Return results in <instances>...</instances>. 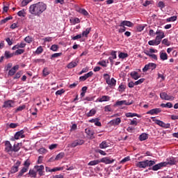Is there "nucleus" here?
Returning <instances> with one entry per match:
<instances>
[{"mask_svg":"<svg viewBox=\"0 0 178 178\" xmlns=\"http://www.w3.org/2000/svg\"><path fill=\"white\" fill-rule=\"evenodd\" d=\"M46 10L47 4H45L44 2H38L29 6V13L33 16L40 17Z\"/></svg>","mask_w":178,"mask_h":178,"instance_id":"1","label":"nucleus"},{"mask_svg":"<svg viewBox=\"0 0 178 178\" xmlns=\"http://www.w3.org/2000/svg\"><path fill=\"white\" fill-rule=\"evenodd\" d=\"M155 163H156V162L155 161H152V160H145L143 161H139L136 164V166H137V168H140L145 169V168H147V166H149V168H151V166H154V165H155Z\"/></svg>","mask_w":178,"mask_h":178,"instance_id":"2","label":"nucleus"},{"mask_svg":"<svg viewBox=\"0 0 178 178\" xmlns=\"http://www.w3.org/2000/svg\"><path fill=\"white\" fill-rule=\"evenodd\" d=\"M152 120L153 122H155L156 124H158L161 127H163V129H169L170 127V124H165L163 121L155 119V117H152Z\"/></svg>","mask_w":178,"mask_h":178,"instance_id":"3","label":"nucleus"},{"mask_svg":"<svg viewBox=\"0 0 178 178\" xmlns=\"http://www.w3.org/2000/svg\"><path fill=\"white\" fill-rule=\"evenodd\" d=\"M34 169L36 171V173H38L40 177L44 176L45 175V172L44 171L45 168L44 167V165H35Z\"/></svg>","mask_w":178,"mask_h":178,"instance_id":"4","label":"nucleus"},{"mask_svg":"<svg viewBox=\"0 0 178 178\" xmlns=\"http://www.w3.org/2000/svg\"><path fill=\"white\" fill-rule=\"evenodd\" d=\"M154 69H156V64L153 63H149L145 65V67L143 68V72H148V70H154Z\"/></svg>","mask_w":178,"mask_h":178,"instance_id":"5","label":"nucleus"},{"mask_svg":"<svg viewBox=\"0 0 178 178\" xmlns=\"http://www.w3.org/2000/svg\"><path fill=\"white\" fill-rule=\"evenodd\" d=\"M165 166H166V163L161 162L154 165H153L152 168H149V170H154V171L159 170V169H161Z\"/></svg>","mask_w":178,"mask_h":178,"instance_id":"6","label":"nucleus"},{"mask_svg":"<svg viewBox=\"0 0 178 178\" xmlns=\"http://www.w3.org/2000/svg\"><path fill=\"white\" fill-rule=\"evenodd\" d=\"M5 152H8V154H10V152H13V147L9 140H6L5 142Z\"/></svg>","mask_w":178,"mask_h":178,"instance_id":"7","label":"nucleus"},{"mask_svg":"<svg viewBox=\"0 0 178 178\" xmlns=\"http://www.w3.org/2000/svg\"><path fill=\"white\" fill-rule=\"evenodd\" d=\"M15 106V102L13 100H7L3 102V108H6L10 109V108H13Z\"/></svg>","mask_w":178,"mask_h":178,"instance_id":"8","label":"nucleus"},{"mask_svg":"<svg viewBox=\"0 0 178 178\" xmlns=\"http://www.w3.org/2000/svg\"><path fill=\"white\" fill-rule=\"evenodd\" d=\"M160 97L161 99H164L165 101H170L175 99L173 96L168 95L166 92H161L160 93Z\"/></svg>","mask_w":178,"mask_h":178,"instance_id":"9","label":"nucleus"},{"mask_svg":"<svg viewBox=\"0 0 178 178\" xmlns=\"http://www.w3.org/2000/svg\"><path fill=\"white\" fill-rule=\"evenodd\" d=\"M100 162L102 163H105L106 165H111V163H113L115 162V159L109 157H104L101 159Z\"/></svg>","mask_w":178,"mask_h":178,"instance_id":"10","label":"nucleus"},{"mask_svg":"<svg viewBox=\"0 0 178 178\" xmlns=\"http://www.w3.org/2000/svg\"><path fill=\"white\" fill-rule=\"evenodd\" d=\"M84 144V140L78 139L75 140L71 144L72 148H76L77 145H83Z\"/></svg>","mask_w":178,"mask_h":178,"instance_id":"11","label":"nucleus"},{"mask_svg":"<svg viewBox=\"0 0 178 178\" xmlns=\"http://www.w3.org/2000/svg\"><path fill=\"white\" fill-rule=\"evenodd\" d=\"M163 163H165V166H168V165H176V159L175 157H169L166 159V161L163 162Z\"/></svg>","mask_w":178,"mask_h":178,"instance_id":"12","label":"nucleus"},{"mask_svg":"<svg viewBox=\"0 0 178 178\" xmlns=\"http://www.w3.org/2000/svg\"><path fill=\"white\" fill-rule=\"evenodd\" d=\"M24 137H26V136L24 135V130L17 131L14 136L15 140H19V138H24Z\"/></svg>","mask_w":178,"mask_h":178,"instance_id":"13","label":"nucleus"},{"mask_svg":"<svg viewBox=\"0 0 178 178\" xmlns=\"http://www.w3.org/2000/svg\"><path fill=\"white\" fill-rule=\"evenodd\" d=\"M19 65H17L14 67H13L9 71H8V76H15L16 74V72L19 70Z\"/></svg>","mask_w":178,"mask_h":178,"instance_id":"14","label":"nucleus"},{"mask_svg":"<svg viewBox=\"0 0 178 178\" xmlns=\"http://www.w3.org/2000/svg\"><path fill=\"white\" fill-rule=\"evenodd\" d=\"M162 110L161 108H153L147 112V115H158V113H161Z\"/></svg>","mask_w":178,"mask_h":178,"instance_id":"15","label":"nucleus"},{"mask_svg":"<svg viewBox=\"0 0 178 178\" xmlns=\"http://www.w3.org/2000/svg\"><path fill=\"white\" fill-rule=\"evenodd\" d=\"M106 84H108V86L112 88V87H115V86H116V79H115V78H111V79H107Z\"/></svg>","mask_w":178,"mask_h":178,"instance_id":"16","label":"nucleus"},{"mask_svg":"<svg viewBox=\"0 0 178 178\" xmlns=\"http://www.w3.org/2000/svg\"><path fill=\"white\" fill-rule=\"evenodd\" d=\"M22 163L20 161H17L15 165L11 168L10 172L11 173H16V172H18L19 167L20 166V164Z\"/></svg>","mask_w":178,"mask_h":178,"instance_id":"17","label":"nucleus"},{"mask_svg":"<svg viewBox=\"0 0 178 178\" xmlns=\"http://www.w3.org/2000/svg\"><path fill=\"white\" fill-rule=\"evenodd\" d=\"M98 102H108L111 101V97L108 95H104L102 97L97 99Z\"/></svg>","mask_w":178,"mask_h":178,"instance_id":"18","label":"nucleus"},{"mask_svg":"<svg viewBox=\"0 0 178 178\" xmlns=\"http://www.w3.org/2000/svg\"><path fill=\"white\" fill-rule=\"evenodd\" d=\"M124 26H127V27H133V24L130 21H122L120 24V27H124Z\"/></svg>","mask_w":178,"mask_h":178,"instance_id":"19","label":"nucleus"},{"mask_svg":"<svg viewBox=\"0 0 178 178\" xmlns=\"http://www.w3.org/2000/svg\"><path fill=\"white\" fill-rule=\"evenodd\" d=\"M121 122H122V120H120V118H118L110 121V124H112L113 126H118V124H120Z\"/></svg>","mask_w":178,"mask_h":178,"instance_id":"20","label":"nucleus"},{"mask_svg":"<svg viewBox=\"0 0 178 178\" xmlns=\"http://www.w3.org/2000/svg\"><path fill=\"white\" fill-rule=\"evenodd\" d=\"M116 105L122 106V105H131V103L127 102L126 100H121L116 102Z\"/></svg>","mask_w":178,"mask_h":178,"instance_id":"21","label":"nucleus"},{"mask_svg":"<svg viewBox=\"0 0 178 178\" xmlns=\"http://www.w3.org/2000/svg\"><path fill=\"white\" fill-rule=\"evenodd\" d=\"M130 75H131V77L134 79V80H138L140 79V75L137 72H135V71L131 72Z\"/></svg>","mask_w":178,"mask_h":178,"instance_id":"22","label":"nucleus"},{"mask_svg":"<svg viewBox=\"0 0 178 178\" xmlns=\"http://www.w3.org/2000/svg\"><path fill=\"white\" fill-rule=\"evenodd\" d=\"M108 147H109V145L106 140H104L99 144V148H101V149H105V148H108Z\"/></svg>","mask_w":178,"mask_h":178,"instance_id":"23","label":"nucleus"},{"mask_svg":"<svg viewBox=\"0 0 178 178\" xmlns=\"http://www.w3.org/2000/svg\"><path fill=\"white\" fill-rule=\"evenodd\" d=\"M27 170H29V168L24 167L18 173L17 177H22V176H23V175H24V173H26Z\"/></svg>","mask_w":178,"mask_h":178,"instance_id":"24","label":"nucleus"},{"mask_svg":"<svg viewBox=\"0 0 178 178\" xmlns=\"http://www.w3.org/2000/svg\"><path fill=\"white\" fill-rule=\"evenodd\" d=\"M99 163H101V160H93L90 161L88 165V166H95V165H98Z\"/></svg>","mask_w":178,"mask_h":178,"instance_id":"25","label":"nucleus"},{"mask_svg":"<svg viewBox=\"0 0 178 178\" xmlns=\"http://www.w3.org/2000/svg\"><path fill=\"white\" fill-rule=\"evenodd\" d=\"M160 59L161 60H168V54L165 52H160Z\"/></svg>","mask_w":178,"mask_h":178,"instance_id":"26","label":"nucleus"},{"mask_svg":"<svg viewBox=\"0 0 178 178\" xmlns=\"http://www.w3.org/2000/svg\"><path fill=\"white\" fill-rule=\"evenodd\" d=\"M13 53H10L9 51H6L4 53L6 59H10V58H13Z\"/></svg>","mask_w":178,"mask_h":178,"instance_id":"27","label":"nucleus"},{"mask_svg":"<svg viewBox=\"0 0 178 178\" xmlns=\"http://www.w3.org/2000/svg\"><path fill=\"white\" fill-rule=\"evenodd\" d=\"M97 113V111L94 108L91 109L88 113H86L87 118H91V116H94Z\"/></svg>","mask_w":178,"mask_h":178,"instance_id":"28","label":"nucleus"},{"mask_svg":"<svg viewBox=\"0 0 178 178\" xmlns=\"http://www.w3.org/2000/svg\"><path fill=\"white\" fill-rule=\"evenodd\" d=\"M79 13H81V15H83V16H88V12L84 9V8H79L78 10Z\"/></svg>","mask_w":178,"mask_h":178,"instance_id":"29","label":"nucleus"},{"mask_svg":"<svg viewBox=\"0 0 178 178\" xmlns=\"http://www.w3.org/2000/svg\"><path fill=\"white\" fill-rule=\"evenodd\" d=\"M156 35L158 37L165 38V32H163L161 29H157V31H156Z\"/></svg>","mask_w":178,"mask_h":178,"instance_id":"30","label":"nucleus"},{"mask_svg":"<svg viewBox=\"0 0 178 178\" xmlns=\"http://www.w3.org/2000/svg\"><path fill=\"white\" fill-rule=\"evenodd\" d=\"M160 106H161V108H173V104L171 102H168L166 104H161L160 105Z\"/></svg>","mask_w":178,"mask_h":178,"instance_id":"31","label":"nucleus"},{"mask_svg":"<svg viewBox=\"0 0 178 178\" xmlns=\"http://www.w3.org/2000/svg\"><path fill=\"white\" fill-rule=\"evenodd\" d=\"M76 66H77V63L76 61H72L67 65V67L68 69H73V67H76Z\"/></svg>","mask_w":178,"mask_h":178,"instance_id":"32","label":"nucleus"},{"mask_svg":"<svg viewBox=\"0 0 178 178\" xmlns=\"http://www.w3.org/2000/svg\"><path fill=\"white\" fill-rule=\"evenodd\" d=\"M125 116L127 118H134V116H136L137 118H140V115L136 113H127L125 114Z\"/></svg>","mask_w":178,"mask_h":178,"instance_id":"33","label":"nucleus"},{"mask_svg":"<svg viewBox=\"0 0 178 178\" xmlns=\"http://www.w3.org/2000/svg\"><path fill=\"white\" fill-rule=\"evenodd\" d=\"M86 133L88 136H90V138H94V131L91 129H86Z\"/></svg>","mask_w":178,"mask_h":178,"instance_id":"34","label":"nucleus"},{"mask_svg":"<svg viewBox=\"0 0 178 178\" xmlns=\"http://www.w3.org/2000/svg\"><path fill=\"white\" fill-rule=\"evenodd\" d=\"M148 138V135L147 134H142L139 136V140L140 141H145Z\"/></svg>","mask_w":178,"mask_h":178,"instance_id":"35","label":"nucleus"},{"mask_svg":"<svg viewBox=\"0 0 178 178\" xmlns=\"http://www.w3.org/2000/svg\"><path fill=\"white\" fill-rule=\"evenodd\" d=\"M118 57L120 59H125V58H129V54H127V53L121 52L119 54Z\"/></svg>","mask_w":178,"mask_h":178,"instance_id":"36","label":"nucleus"},{"mask_svg":"<svg viewBox=\"0 0 178 178\" xmlns=\"http://www.w3.org/2000/svg\"><path fill=\"white\" fill-rule=\"evenodd\" d=\"M12 19H13V17H12V15H10L9 17H7L5 19H2L1 21V24H5V23H7V22H9V20H12Z\"/></svg>","mask_w":178,"mask_h":178,"instance_id":"37","label":"nucleus"},{"mask_svg":"<svg viewBox=\"0 0 178 178\" xmlns=\"http://www.w3.org/2000/svg\"><path fill=\"white\" fill-rule=\"evenodd\" d=\"M70 22L72 24H77V23H80L81 20L80 19L75 17L70 19Z\"/></svg>","mask_w":178,"mask_h":178,"instance_id":"38","label":"nucleus"},{"mask_svg":"<svg viewBox=\"0 0 178 178\" xmlns=\"http://www.w3.org/2000/svg\"><path fill=\"white\" fill-rule=\"evenodd\" d=\"M19 143L14 144L13 147V152H19L20 147L19 146Z\"/></svg>","mask_w":178,"mask_h":178,"instance_id":"39","label":"nucleus"},{"mask_svg":"<svg viewBox=\"0 0 178 178\" xmlns=\"http://www.w3.org/2000/svg\"><path fill=\"white\" fill-rule=\"evenodd\" d=\"M90 31H91V28H87L86 31H83L81 34L82 37H87L90 34Z\"/></svg>","mask_w":178,"mask_h":178,"instance_id":"40","label":"nucleus"},{"mask_svg":"<svg viewBox=\"0 0 178 178\" xmlns=\"http://www.w3.org/2000/svg\"><path fill=\"white\" fill-rule=\"evenodd\" d=\"M29 175L31 177H34V178L37 177V172L34 171V170H30Z\"/></svg>","mask_w":178,"mask_h":178,"instance_id":"41","label":"nucleus"},{"mask_svg":"<svg viewBox=\"0 0 178 178\" xmlns=\"http://www.w3.org/2000/svg\"><path fill=\"white\" fill-rule=\"evenodd\" d=\"M144 29H145V26L143 25V24H138V26H136V30L138 32H141L144 30Z\"/></svg>","mask_w":178,"mask_h":178,"instance_id":"42","label":"nucleus"},{"mask_svg":"<svg viewBox=\"0 0 178 178\" xmlns=\"http://www.w3.org/2000/svg\"><path fill=\"white\" fill-rule=\"evenodd\" d=\"M63 156H65V153L60 152L58 154H57V156L55 158V160L59 161V160L62 159L63 158Z\"/></svg>","mask_w":178,"mask_h":178,"instance_id":"43","label":"nucleus"},{"mask_svg":"<svg viewBox=\"0 0 178 178\" xmlns=\"http://www.w3.org/2000/svg\"><path fill=\"white\" fill-rule=\"evenodd\" d=\"M33 0H23L21 3V6L24 7L27 6L30 2H31Z\"/></svg>","mask_w":178,"mask_h":178,"instance_id":"44","label":"nucleus"},{"mask_svg":"<svg viewBox=\"0 0 178 178\" xmlns=\"http://www.w3.org/2000/svg\"><path fill=\"white\" fill-rule=\"evenodd\" d=\"M22 74H23V72H22V71L17 72L15 74V76L13 77L14 80H16L17 79H20V77H22Z\"/></svg>","mask_w":178,"mask_h":178,"instance_id":"45","label":"nucleus"},{"mask_svg":"<svg viewBox=\"0 0 178 178\" xmlns=\"http://www.w3.org/2000/svg\"><path fill=\"white\" fill-rule=\"evenodd\" d=\"M176 20H177V16H172V17L167 18L166 22H176Z\"/></svg>","mask_w":178,"mask_h":178,"instance_id":"46","label":"nucleus"},{"mask_svg":"<svg viewBox=\"0 0 178 178\" xmlns=\"http://www.w3.org/2000/svg\"><path fill=\"white\" fill-rule=\"evenodd\" d=\"M42 52H44V49H42V47L41 46L38 47L35 51L37 55H40V54H42Z\"/></svg>","mask_w":178,"mask_h":178,"instance_id":"47","label":"nucleus"},{"mask_svg":"<svg viewBox=\"0 0 178 178\" xmlns=\"http://www.w3.org/2000/svg\"><path fill=\"white\" fill-rule=\"evenodd\" d=\"M25 50L23 49H18L15 51V55H22V54H24Z\"/></svg>","mask_w":178,"mask_h":178,"instance_id":"48","label":"nucleus"},{"mask_svg":"<svg viewBox=\"0 0 178 178\" xmlns=\"http://www.w3.org/2000/svg\"><path fill=\"white\" fill-rule=\"evenodd\" d=\"M164 38H162V36H156V38L154 39V40H156V42L158 45H159V44H161L162 39Z\"/></svg>","mask_w":178,"mask_h":178,"instance_id":"49","label":"nucleus"},{"mask_svg":"<svg viewBox=\"0 0 178 178\" xmlns=\"http://www.w3.org/2000/svg\"><path fill=\"white\" fill-rule=\"evenodd\" d=\"M24 109H26V105L19 106L16 108L15 112L17 113V112H22Z\"/></svg>","mask_w":178,"mask_h":178,"instance_id":"50","label":"nucleus"},{"mask_svg":"<svg viewBox=\"0 0 178 178\" xmlns=\"http://www.w3.org/2000/svg\"><path fill=\"white\" fill-rule=\"evenodd\" d=\"M30 165H31V161H30L29 159H27L24 163V168H27L28 169H29V168H30Z\"/></svg>","mask_w":178,"mask_h":178,"instance_id":"51","label":"nucleus"},{"mask_svg":"<svg viewBox=\"0 0 178 178\" xmlns=\"http://www.w3.org/2000/svg\"><path fill=\"white\" fill-rule=\"evenodd\" d=\"M58 49H59V47L58 46V44H52L50 48V49L54 52H56V51H58Z\"/></svg>","mask_w":178,"mask_h":178,"instance_id":"52","label":"nucleus"},{"mask_svg":"<svg viewBox=\"0 0 178 178\" xmlns=\"http://www.w3.org/2000/svg\"><path fill=\"white\" fill-rule=\"evenodd\" d=\"M158 8H160V9H163L165 8V3L162 1H159L157 4Z\"/></svg>","mask_w":178,"mask_h":178,"instance_id":"53","label":"nucleus"},{"mask_svg":"<svg viewBox=\"0 0 178 178\" xmlns=\"http://www.w3.org/2000/svg\"><path fill=\"white\" fill-rule=\"evenodd\" d=\"M24 41L26 42H28V44H31V42H33V38H31V36H26L24 38Z\"/></svg>","mask_w":178,"mask_h":178,"instance_id":"54","label":"nucleus"},{"mask_svg":"<svg viewBox=\"0 0 178 178\" xmlns=\"http://www.w3.org/2000/svg\"><path fill=\"white\" fill-rule=\"evenodd\" d=\"M42 73H43V76L44 77H47V76L49 74V70H48V67L44 68Z\"/></svg>","mask_w":178,"mask_h":178,"instance_id":"55","label":"nucleus"},{"mask_svg":"<svg viewBox=\"0 0 178 178\" xmlns=\"http://www.w3.org/2000/svg\"><path fill=\"white\" fill-rule=\"evenodd\" d=\"M124 90H126V86L121 84L119 86L118 88V91H120V92H123V91H124Z\"/></svg>","mask_w":178,"mask_h":178,"instance_id":"56","label":"nucleus"},{"mask_svg":"<svg viewBox=\"0 0 178 178\" xmlns=\"http://www.w3.org/2000/svg\"><path fill=\"white\" fill-rule=\"evenodd\" d=\"M17 15L19 16V17H25L26 15H25V13H24V9H23L22 10H19L17 13Z\"/></svg>","mask_w":178,"mask_h":178,"instance_id":"57","label":"nucleus"},{"mask_svg":"<svg viewBox=\"0 0 178 178\" xmlns=\"http://www.w3.org/2000/svg\"><path fill=\"white\" fill-rule=\"evenodd\" d=\"M59 170H63V167H56L51 170V172H59Z\"/></svg>","mask_w":178,"mask_h":178,"instance_id":"58","label":"nucleus"},{"mask_svg":"<svg viewBox=\"0 0 178 178\" xmlns=\"http://www.w3.org/2000/svg\"><path fill=\"white\" fill-rule=\"evenodd\" d=\"M162 44H164V45H167V47H169V45H170V42H169V40H168V38H165L162 40Z\"/></svg>","mask_w":178,"mask_h":178,"instance_id":"59","label":"nucleus"},{"mask_svg":"<svg viewBox=\"0 0 178 178\" xmlns=\"http://www.w3.org/2000/svg\"><path fill=\"white\" fill-rule=\"evenodd\" d=\"M38 152H39V154H47V152H48V150H47L44 147H42V148L38 149Z\"/></svg>","mask_w":178,"mask_h":178,"instance_id":"60","label":"nucleus"},{"mask_svg":"<svg viewBox=\"0 0 178 178\" xmlns=\"http://www.w3.org/2000/svg\"><path fill=\"white\" fill-rule=\"evenodd\" d=\"M97 64L100 65V66H102L103 67H106V66H108V65H106V61L105 60L99 61Z\"/></svg>","mask_w":178,"mask_h":178,"instance_id":"61","label":"nucleus"},{"mask_svg":"<svg viewBox=\"0 0 178 178\" xmlns=\"http://www.w3.org/2000/svg\"><path fill=\"white\" fill-rule=\"evenodd\" d=\"M148 44H149V45H152V46H154V45H159L158 43H156V41L155 40V39L153 40H149L148 42Z\"/></svg>","mask_w":178,"mask_h":178,"instance_id":"62","label":"nucleus"},{"mask_svg":"<svg viewBox=\"0 0 178 178\" xmlns=\"http://www.w3.org/2000/svg\"><path fill=\"white\" fill-rule=\"evenodd\" d=\"M59 56H62V53H55L51 55V59L52 58H59Z\"/></svg>","mask_w":178,"mask_h":178,"instance_id":"63","label":"nucleus"},{"mask_svg":"<svg viewBox=\"0 0 178 178\" xmlns=\"http://www.w3.org/2000/svg\"><path fill=\"white\" fill-rule=\"evenodd\" d=\"M64 92H65V90L61 89L56 92V95H62V94H64Z\"/></svg>","mask_w":178,"mask_h":178,"instance_id":"64","label":"nucleus"}]
</instances>
